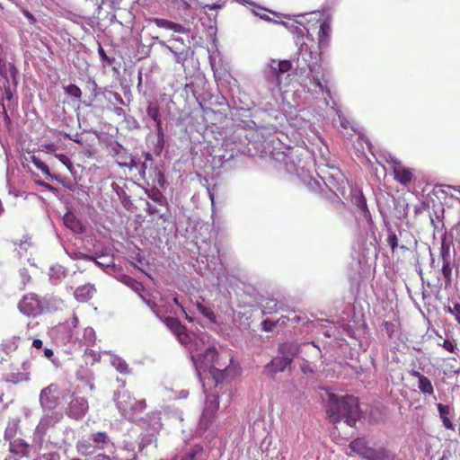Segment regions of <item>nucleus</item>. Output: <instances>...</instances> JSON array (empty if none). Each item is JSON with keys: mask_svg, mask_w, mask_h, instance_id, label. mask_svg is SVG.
I'll return each mask as SVG.
<instances>
[{"mask_svg": "<svg viewBox=\"0 0 460 460\" xmlns=\"http://www.w3.org/2000/svg\"><path fill=\"white\" fill-rule=\"evenodd\" d=\"M325 409L332 422L337 423L343 420L350 427L356 425L360 415L358 400L353 395L339 396L328 393Z\"/></svg>", "mask_w": 460, "mask_h": 460, "instance_id": "1", "label": "nucleus"}, {"mask_svg": "<svg viewBox=\"0 0 460 460\" xmlns=\"http://www.w3.org/2000/svg\"><path fill=\"white\" fill-rule=\"evenodd\" d=\"M115 401L119 412L128 420H133L146 408L145 399L137 400L128 391H119Z\"/></svg>", "mask_w": 460, "mask_h": 460, "instance_id": "2", "label": "nucleus"}, {"mask_svg": "<svg viewBox=\"0 0 460 460\" xmlns=\"http://www.w3.org/2000/svg\"><path fill=\"white\" fill-rule=\"evenodd\" d=\"M385 162L390 165L393 172L394 180L401 185L407 187L416 181V170L407 167L397 157L389 155Z\"/></svg>", "mask_w": 460, "mask_h": 460, "instance_id": "3", "label": "nucleus"}, {"mask_svg": "<svg viewBox=\"0 0 460 460\" xmlns=\"http://www.w3.org/2000/svg\"><path fill=\"white\" fill-rule=\"evenodd\" d=\"M227 362H221L219 354L215 347H208L203 354L199 357L196 366L203 371H223L226 370L228 365L232 362V358L227 357Z\"/></svg>", "mask_w": 460, "mask_h": 460, "instance_id": "4", "label": "nucleus"}, {"mask_svg": "<svg viewBox=\"0 0 460 460\" xmlns=\"http://www.w3.org/2000/svg\"><path fill=\"white\" fill-rule=\"evenodd\" d=\"M44 301L35 293L24 295L18 303L19 311L26 316H38L44 311Z\"/></svg>", "mask_w": 460, "mask_h": 460, "instance_id": "5", "label": "nucleus"}, {"mask_svg": "<svg viewBox=\"0 0 460 460\" xmlns=\"http://www.w3.org/2000/svg\"><path fill=\"white\" fill-rule=\"evenodd\" d=\"M59 387L57 384H51L42 389L40 395V402L43 407L54 409L59 402Z\"/></svg>", "mask_w": 460, "mask_h": 460, "instance_id": "6", "label": "nucleus"}, {"mask_svg": "<svg viewBox=\"0 0 460 460\" xmlns=\"http://www.w3.org/2000/svg\"><path fill=\"white\" fill-rule=\"evenodd\" d=\"M317 30L318 49L321 51L328 48L331 41L332 26L330 18L321 21L320 24L314 26Z\"/></svg>", "mask_w": 460, "mask_h": 460, "instance_id": "7", "label": "nucleus"}, {"mask_svg": "<svg viewBox=\"0 0 460 460\" xmlns=\"http://www.w3.org/2000/svg\"><path fill=\"white\" fill-rule=\"evenodd\" d=\"M88 401L84 397H75L69 402L66 414L75 420L82 419L88 411Z\"/></svg>", "mask_w": 460, "mask_h": 460, "instance_id": "8", "label": "nucleus"}, {"mask_svg": "<svg viewBox=\"0 0 460 460\" xmlns=\"http://www.w3.org/2000/svg\"><path fill=\"white\" fill-rule=\"evenodd\" d=\"M153 40L156 41L160 46L172 53L175 58V62L177 64H181V66H184V63L188 59L190 54L192 53L190 48L188 46H183L181 49H179L174 46L168 45L165 41L161 40L157 36L153 37Z\"/></svg>", "mask_w": 460, "mask_h": 460, "instance_id": "9", "label": "nucleus"}, {"mask_svg": "<svg viewBox=\"0 0 460 460\" xmlns=\"http://www.w3.org/2000/svg\"><path fill=\"white\" fill-rule=\"evenodd\" d=\"M288 447L285 441L270 442L266 448V457L270 460H285Z\"/></svg>", "mask_w": 460, "mask_h": 460, "instance_id": "10", "label": "nucleus"}, {"mask_svg": "<svg viewBox=\"0 0 460 460\" xmlns=\"http://www.w3.org/2000/svg\"><path fill=\"white\" fill-rule=\"evenodd\" d=\"M349 449L358 456L368 460L375 447L369 446L365 438H357L349 442Z\"/></svg>", "mask_w": 460, "mask_h": 460, "instance_id": "11", "label": "nucleus"}, {"mask_svg": "<svg viewBox=\"0 0 460 460\" xmlns=\"http://www.w3.org/2000/svg\"><path fill=\"white\" fill-rule=\"evenodd\" d=\"M164 323L178 337L181 343H188L189 336L187 329L177 318L167 316L164 317Z\"/></svg>", "mask_w": 460, "mask_h": 460, "instance_id": "12", "label": "nucleus"}, {"mask_svg": "<svg viewBox=\"0 0 460 460\" xmlns=\"http://www.w3.org/2000/svg\"><path fill=\"white\" fill-rule=\"evenodd\" d=\"M291 364L290 358L277 356L265 366V371L269 373L271 378H274L278 373L284 372Z\"/></svg>", "mask_w": 460, "mask_h": 460, "instance_id": "13", "label": "nucleus"}, {"mask_svg": "<svg viewBox=\"0 0 460 460\" xmlns=\"http://www.w3.org/2000/svg\"><path fill=\"white\" fill-rule=\"evenodd\" d=\"M292 68V63L289 60L275 61L272 60L270 64V69L272 76L275 77V83L277 86L281 85V76L284 74L288 73Z\"/></svg>", "mask_w": 460, "mask_h": 460, "instance_id": "14", "label": "nucleus"}, {"mask_svg": "<svg viewBox=\"0 0 460 460\" xmlns=\"http://www.w3.org/2000/svg\"><path fill=\"white\" fill-rule=\"evenodd\" d=\"M152 22L159 28L166 29L172 31L173 32L177 33H183L187 34L190 32V29H187L183 25L166 20L163 18H154L152 19Z\"/></svg>", "mask_w": 460, "mask_h": 460, "instance_id": "15", "label": "nucleus"}, {"mask_svg": "<svg viewBox=\"0 0 460 460\" xmlns=\"http://www.w3.org/2000/svg\"><path fill=\"white\" fill-rule=\"evenodd\" d=\"M411 376L413 377H416L419 381L418 388L422 394H434V388L432 385L431 381L423 374H421L418 370L412 369L410 372Z\"/></svg>", "mask_w": 460, "mask_h": 460, "instance_id": "16", "label": "nucleus"}, {"mask_svg": "<svg viewBox=\"0 0 460 460\" xmlns=\"http://www.w3.org/2000/svg\"><path fill=\"white\" fill-rule=\"evenodd\" d=\"M278 351L280 357L290 358V362L292 363L299 353V346L294 342L286 341L279 346Z\"/></svg>", "mask_w": 460, "mask_h": 460, "instance_id": "17", "label": "nucleus"}, {"mask_svg": "<svg viewBox=\"0 0 460 460\" xmlns=\"http://www.w3.org/2000/svg\"><path fill=\"white\" fill-rule=\"evenodd\" d=\"M76 450L78 453L89 456L97 451V448L94 445H93V440L91 439V437H82L78 439L75 445Z\"/></svg>", "mask_w": 460, "mask_h": 460, "instance_id": "18", "label": "nucleus"}, {"mask_svg": "<svg viewBox=\"0 0 460 460\" xmlns=\"http://www.w3.org/2000/svg\"><path fill=\"white\" fill-rule=\"evenodd\" d=\"M95 291H96V289H95L94 286H93L91 284H85L81 287H78L75 290L74 295H75V297L78 301L86 302L93 296Z\"/></svg>", "mask_w": 460, "mask_h": 460, "instance_id": "19", "label": "nucleus"}, {"mask_svg": "<svg viewBox=\"0 0 460 460\" xmlns=\"http://www.w3.org/2000/svg\"><path fill=\"white\" fill-rule=\"evenodd\" d=\"M437 408L438 411L439 418L443 423V426L449 430H455V426L449 419L451 413V408L448 405L443 403H438Z\"/></svg>", "mask_w": 460, "mask_h": 460, "instance_id": "20", "label": "nucleus"}, {"mask_svg": "<svg viewBox=\"0 0 460 460\" xmlns=\"http://www.w3.org/2000/svg\"><path fill=\"white\" fill-rule=\"evenodd\" d=\"M368 460H396V455L385 447L374 448Z\"/></svg>", "mask_w": 460, "mask_h": 460, "instance_id": "21", "label": "nucleus"}, {"mask_svg": "<svg viewBox=\"0 0 460 460\" xmlns=\"http://www.w3.org/2000/svg\"><path fill=\"white\" fill-rule=\"evenodd\" d=\"M93 440V445L95 446L97 450L104 449L106 446L111 443L109 435L104 431H98L90 435Z\"/></svg>", "mask_w": 460, "mask_h": 460, "instance_id": "22", "label": "nucleus"}, {"mask_svg": "<svg viewBox=\"0 0 460 460\" xmlns=\"http://www.w3.org/2000/svg\"><path fill=\"white\" fill-rule=\"evenodd\" d=\"M181 460H206L203 447L193 445L181 458Z\"/></svg>", "mask_w": 460, "mask_h": 460, "instance_id": "23", "label": "nucleus"}, {"mask_svg": "<svg viewBox=\"0 0 460 460\" xmlns=\"http://www.w3.org/2000/svg\"><path fill=\"white\" fill-rule=\"evenodd\" d=\"M280 310L284 311L282 304L274 298H267L261 305L262 314H272Z\"/></svg>", "mask_w": 460, "mask_h": 460, "instance_id": "24", "label": "nucleus"}, {"mask_svg": "<svg viewBox=\"0 0 460 460\" xmlns=\"http://www.w3.org/2000/svg\"><path fill=\"white\" fill-rule=\"evenodd\" d=\"M219 408V399L216 394H209L207 396L204 414L214 416Z\"/></svg>", "mask_w": 460, "mask_h": 460, "instance_id": "25", "label": "nucleus"}, {"mask_svg": "<svg viewBox=\"0 0 460 460\" xmlns=\"http://www.w3.org/2000/svg\"><path fill=\"white\" fill-rule=\"evenodd\" d=\"M64 223L73 232L77 234L83 233V226L73 213H66L64 216Z\"/></svg>", "mask_w": 460, "mask_h": 460, "instance_id": "26", "label": "nucleus"}, {"mask_svg": "<svg viewBox=\"0 0 460 460\" xmlns=\"http://www.w3.org/2000/svg\"><path fill=\"white\" fill-rule=\"evenodd\" d=\"M26 161L32 163L39 170H40L46 175L47 179L56 178L54 175L51 174L49 166L36 155H30L28 158H26Z\"/></svg>", "mask_w": 460, "mask_h": 460, "instance_id": "27", "label": "nucleus"}, {"mask_svg": "<svg viewBox=\"0 0 460 460\" xmlns=\"http://www.w3.org/2000/svg\"><path fill=\"white\" fill-rule=\"evenodd\" d=\"M146 114L152 119L155 124L162 122L158 103L156 102H149L146 107Z\"/></svg>", "mask_w": 460, "mask_h": 460, "instance_id": "28", "label": "nucleus"}, {"mask_svg": "<svg viewBox=\"0 0 460 460\" xmlns=\"http://www.w3.org/2000/svg\"><path fill=\"white\" fill-rule=\"evenodd\" d=\"M121 280L126 286L130 288L138 295H140L145 288L141 282L137 281V279L130 276L124 275L122 276Z\"/></svg>", "mask_w": 460, "mask_h": 460, "instance_id": "29", "label": "nucleus"}, {"mask_svg": "<svg viewBox=\"0 0 460 460\" xmlns=\"http://www.w3.org/2000/svg\"><path fill=\"white\" fill-rule=\"evenodd\" d=\"M354 133L358 136L357 143H354L355 149L359 152H364V145H366L368 148H370L371 143L369 140L358 130L352 128Z\"/></svg>", "mask_w": 460, "mask_h": 460, "instance_id": "30", "label": "nucleus"}, {"mask_svg": "<svg viewBox=\"0 0 460 460\" xmlns=\"http://www.w3.org/2000/svg\"><path fill=\"white\" fill-rule=\"evenodd\" d=\"M147 197L154 202L159 204L160 206L167 205V199L164 196V194L158 189H151L147 192Z\"/></svg>", "mask_w": 460, "mask_h": 460, "instance_id": "31", "label": "nucleus"}, {"mask_svg": "<svg viewBox=\"0 0 460 460\" xmlns=\"http://www.w3.org/2000/svg\"><path fill=\"white\" fill-rule=\"evenodd\" d=\"M111 364L120 374L128 375L130 373L128 365L124 359L120 358H114L111 361Z\"/></svg>", "mask_w": 460, "mask_h": 460, "instance_id": "32", "label": "nucleus"}, {"mask_svg": "<svg viewBox=\"0 0 460 460\" xmlns=\"http://www.w3.org/2000/svg\"><path fill=\"white\" fill-rule=\"evenodd\" d=\"M196 306H197L199 312L203 316H205L206 318L210 320L212 323L216 322V315H215L213 310L210 307L206 306V305H202L201 303H199V302L196 304Z\"/></svg>", "mask_w": 460, "mask_h": 460, "instance_id": "33", "label": "nucleus"}, {"mask_svg": "<svg viewBox=\"0 0 460 460\" xmlns=\"http://www.w3.org/2000/svg\"><path fill=\"white\" fill-rule=\"evenodd\" d=\"M64 90L66 94L76 100H80L82 97L81 89L74 84H70L69 85L66 86Z\"/></svg>", "mask_w": 460, "mask_h": 460, "instance_id": "34", "label": "nucleus"}, {"mask_svg": "<svg viewBox=\"0 0 460 460\" xmlns=\"http://www.w3.org/2000/svg\"><path fill=\"white\" fill-rule=\"evenodd\" d=\"M386 242L393 252L398 248V237L395 232L389 230Z\"/></svg>", "mask_w": 460, "mask_h": 460, "instance_id": "35", "label": "nucleus"}, {"mask_svg": "<svg viewBox=\"0 0 460 460\" xmlns=\"http://www.w3.org/2000/svg\"><path fill=\"white\" fill-rule=\"evenodd\" d=\"M442 274L446 279L447 284H449L451 282V276H452V268L450 266L449 261H442Z\"/></svg>", "mask_w": 460, "mask_h": 460, "instance_id": "36", "label": "nucleus"}, {"mask_svg": "<svg viewBox=\"0 0 460 460\" xmlns=\"http://www.w3.org/2000/svg\"><path fill=\"white\" fill-rule=\"evenodd\" d=\"M16 436V425L8 426L4 431V439L10 441V446L13 447L12 440Z\"/></svg>", "mask_w": 460, "mask_h": 460, "instance_id": "37", "label": "nucleus"}, {"mask_svg": "<svg viewBox=\"0 0 460 460\" xmlns=\"http://www.w3.org/2000/svg\"><path fill=\"white\" fill-rule=\"evenodd\" d=\"M445 310H446L447 313L454 315L456 321L460 324V304L459 303H456L454 305L453 308L448 306Z\"/></svg>", "mask_w": 460, "mask_h": 460, "instance_id": "38", "label": "nucleus"}, {"mask_svg": "<svg viewBox=\"0 0 460 460\" xmlns=\"http://www.w3.org/2000/svg\"><path fill=\"white\" fill-rule=\"evenodd\" d=\"M450 245L446 243V238L442 240L440 247V257L442 261H448Z\"/></svg>", "mask_w": 460, "mask_h": 460, "instance_id": "39", "label": "nucleus"}, {"mask_svg": "<svg viewBox=\"0 0 460 460\" xmlns=\"http://www.w3.org/2000/svg\"><path fill=\"white\" fill-rule=\"evenodd\" d=\"M55 156L69 170L73 168V164L67 155L64 154H56Z\"/></svg>", "mask_w": 460, "mask_h": 460, "instance_id": "40", "label": "nucleus"}, {"mask_svg": "<svg viewBox=\"0 0 460 460\" xmlns=\"http://www.w3.org/2000/svg\"><path fill=\"white\" fill-rule=\"evenodd\" d=\"M278 323H279V321L273 322L270 319H265L261 323V328L265 332H272Z\"/></svg>", "mask_w": 460, "mask_h": 460, "instance_id": "41", "label": "nucleus"}, {"mask_svg": "<svg viewBox=\"0 0 460 460\" xmlns=\"http://www.w3.org/2000/svg\"><path fill=\"white\" fill-rule=\"evenodd\" d=\"M305 31H306V37L307 39H309L310 37H312L311 33H310V29L308 28H305V29H302L298 26H296L293 30V33L294 34H296L298 37H304L305 36Z\"/></svg>", "mask_w": 460, "mask_h": 460, "instance_id": "42", "label": "nucleus"}, {"mask_svg": "<svg viewBox=\"0 0 460 460\" xmlns=\"http://www.w3.org/2000/svg\"><path fill=\"white\" fill-rule=\"evenodd\" d=\"M384 326H385V329L386 331V333L388 335L389 338H392L394 334V332H395V326H394V323H392V322H385L384 323Z\"/></svg>", "mask_w": 460, "mask_h": 460, "instance_id": "43", "label": "nucleus"}, {"mask_svg": "<svg viewBox=\"0 0 460 460\" xmlns=\"http://www.w3.org/2000/svg\"><path fill=\"white\" fill-rule=\"evenodd\" d=\"M448 352L454 353L456 350V344L450 340H445L441 345Z\"/></svg>", "mask_w": 460, "mask_h": 460, "instance_id": "44", "label": "nucleus"}, {"mask_svg": "<svg viewBox=\"0 0 460 460\" xmlns=\"http://www.w3.org/2000/svg\"><path fill=\"white\" fill-rule=\"evenodd\" d=\"M173 303H174L177 306H179V307L181 308V310L182 311V313L185 314V318H186L189 322L192 323V322H193V319H192L191 317H190V316L187 314V313H186V311H185V308L183 307V305H182L180 303V301H179V296H174V297H173Z\"/></svg>", "mask_w": 460, "mask_h": 460, "instance_id": "45", "label": "nucleus"}, {"mask_svg": "<svg viewBox=\"0 0 460 460\" xmlns=\"http://www.w3.org/2000/svg\"><path fill=\"white\" fill-rule=\"evenodd\" d=\"M156 131H157L158 143L164 144V129L162 128V122L156 124Z\"/></svg>", "mask_w": 460, "mask_h": 460, "instance_id": "46", "label": "nucleus"}, {"mask_svg": "<svg viewBox=\"0 0 460 460\" xmlns=\"http://www.w3.org/2000/svg\"><path fill=\"white\" fill-rule=\"evenodd\" d=\"M22 13L28 19V21L31 24L36 23V18L31 12H29L28 10H23Z\"/></svg>", "mask_w": 460, "mask_h": 460, "instance_id": "47", "label": "nucleus"}, {"mask_svg": "<svg viewBox=\"0 0 460 460\" xmlns=\"http://www.w3.org/2000/svg\"><path fill=\"white\" fill-rule=\"evenodd\" d=\"M313 83L319 89V92L323 93L324 91V85L322 84L321 80L317 77L313 78Z\"/></svg>", "mask_w": 460, "mask_h": 460, "instance_id": "48", "label": "nucleus"}, {"mask_svg": "<svg viewBox=\"0 0 460 460\" xmlns=\"http://www.w3.org/2000/svg\"><path fill=\"white\" fill-rule=\"evenodd\" d=\"M146 212L148 215H155L158 213V209L156 207L150 205L148 202L146 203Z\"/></svg>", "mask_w": 460, "mask_h": 460, "instance_id": "49", "label": "nucleus"}, {"mask_svg": "<svg viewBox=\"0 0 460 460\" xmlns=\"http://www.w3.org/2000/svg\"><path fill=\"white\" fill-rule=\"evenodd\" d=\"M157 183L159 184V186L161 187H164V183H165V178H164V172H157Z\"/></svg>", "mask_w": 460, "mask_h": 460, "instance_id": "50", "label": "nucleus"}, {"mask_svg": "<svg viewBox=\"0 0 460 460\" xmlns=\"http://www.w3.org/2000/svg\"><path fill=\"white\" fill-rule=\"evenodd\" d=\"M133 163V159L131 157H128L124 162H118V164L120 167H131Z\"/></svg>", "mask_w": 460, "mask_h": 460, "instance_id": "51", "label": "nucleus"}, {"mask_svg": "<svg viewBox=\"0 0 460 460\" xmlns=\"http://www.w3.org/2000/svg\"><path fill=\"white\" fill-rule=\"evenodd\" d=\"M358 207L363 211L367 210V201L363 197L358 200Z\"/></svg>", "mask_w": 460, "mask_h": 460, "instance_id": "52", "label": "nucleus"}, {"mask_svg": "<svg viewBox=\"0 0 460 460\" xmlns=\"http://www.w3.org/2000/svg\"><path fill=\"white\" fill-rule=\"evenodd\" d=\"M121 0H106V3L113 9L119 7Z\"/></svg>", "mask_w": 460, "mask_h": 460, "instance_id": "53", "label": "nucleus"}, {"mask_svg": "<svg viewBox=\"0 0 460 460\" xmlns=\"http://www.w3.org/2000/svg\"><path fill=\"white\" fill-rule=\"evenodd\" d=\"M77 258L83 259V260H86V261H95V257H93L92 255L84 254V253H82V252H80L77 255Z\"/></svg>", "mask_w": 460, "mask_h": 460, "instance_id": "54", "label": "nucleus"}, {"mask_svg": "<svg viewBox=\"0 0 460 460\" xmlns=\"http://www.w3.org/2000/svg\"><path fill=\"white\" fill-rule=\"evenodd\" d=\"M341 127H342L343 128L345 129H348L349 128H350L352 129V126H350V122L345 119H342L341 120Z\"/></svg>", "mask_w": 460, "mask_h": 460, "instance_id": "55", "label": "nucleus"}, {"mask_svg": "<svg viewBox=\"0 0 460 460\" xmlns=\"http://www.w3.org/2000/svg\"><path fill=\"white\" fill-rule=\"evenodd\" d=\"M98 53L102 60L108 59V57L101 45H99Z\"/></svg>", "mask_w": 460, "mask_h": 460, "instance_id": "56", "label": "nucleus"}, {"mask_svg": "<svg viewBox=\"0 0 460 460\" xmlns=\"http://www.w3.org/2000/svg\"><path fill=\"white\" fill-rule=\"evenodd\" d=\"M43 345V342L40 339H34L32 341V346L36 349H40Z\"/></svg>", "mask_w": 460, "mask_h": 460, "instance_id": "57", "label": "nucleus"}, {"mask_svg": "<svg viewBox=\"0 0 460 460\" xmlns=\"http://www.w3.org/2000/svg\"><path fill=\"white\" fill-rule=\"evenodd\" d=\"M113 112L116 115H118V116H124L125 115V111H124V110L121 107H115L113 109Z\"/></svg>", "mask_w": 460, "mask_h": 460, "instance_id": "58", "label": "nucleus"}, {"mask_svg": "<svg viewBox=\"0 0 460 460\" xmlns=\"http://www.w3.org/2000/svg\"><path fill=\"white\" fill-rule=\"evenodd\" d=\"M44 147L48 152H54L57 149L56 146L52 143L44 145Z\"/></svg>", "mask_w": 460, "mask_h": 460, "instance_id": "59", "label": "nucleus"}, {"mask_svg": "<svg viewBox=\"0 0 460 460\" xmlns=\"http://www.w3.org/2000/svg\"><path fill=\"white\" fill-rule=\"evenodd\" d=\"M94 5H96L98 8H101L104 4L106 3V0H91Z\"/></svg>", "mask_w": 460, "mask_h": 460, "instance_id": "60", "label": "nucleus"}, {"mask_svg": "<svg viewBox=\"0 0 460 460\" xmlns=\"http://www.w3.org/2000/svg\"><path fill=\"white\" fill-rule=\"evenodd\" d=\"M53 350L51 349H48L46 348L44 349V355L48 358H50L52 356H53Z\"/></svg>", "mask_w": 460, "mask_h": 460, "instance_id": "61", "label": "nucleus"}, {"mask_svg": "<svg viewBox=\"0 0 460 460\" xmlns=\"http://www.w3.org/2000/svg\"><path fill=\"white\" fill-rule=\"evenodd\" d=\"M24 380H28V377L21 376L19 377H13V379H12V381L14 382V383L22 382V381H24Z\"/></svg>", "mask_w": 460, "mask_h": 460, "instance_id": "62", "label": "nucleus"}, {"mask_svg": "<svg viewBox=\"0 0 460 460\" xmlns=\"http://www.w3.org/2000/svg\"><path fill=\"white\" fill-rule=\"evenodd\" d=\"M36 182H37L39 185H40V186H42V187H44V188H46V189L53 190V187H52V186H50L49 183H46V182H43V181H36Z\"/></svg>", "mask_w": 460, "mask_h": 460, "instance_id": "63", "label": "nucleus"}, {"mask_svg": "<svg viewBox=\"0 0 460 460\" xmlns=\"http://www.w3.org/2000/svg\"><path fill=\"white\" fill-rule=\"evenodd\" d=\"M93 262H94L96 265L100 266V267H105V266H109V265H110V263H109V262H108V263H103V262H102V261H99L96 258H95V261H93Z\"/></svg>", "mask_w": 460, "mask_h": 460, "instance_id": "64", "label": "nucleus"}]
</instances>
